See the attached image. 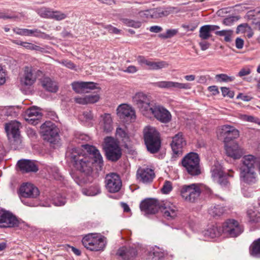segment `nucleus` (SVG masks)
<instances>
[{
	"label": "nucleus",
	"mask_w": 260,
	"mask_h": 260,
	"mask_svg": "<svg viewBox=\"0 0 260 260\" xmlns=\"http://www.w3.org/2000/svg\"><path fill=\"white\" fill-rule=\"evenodd\" d=\"M232 171H230L229 174L224 173L222 167L218 162H214L211 168V176L214 181L217 182L222 187L229 188L230 183L228 180V177H233Z\"/></svg>",
	"instance_id": "obj_6"
},
{
	"label": "nucleus",
	"mask_w": 260,
	"mask_h": 260,
	"mask_svg": "<svg viewBox=\"0 0 260 260\" xmlns=\"http://www.w3.org/2000/svg\"><path fill=\"white\" fill-rule=\"evenodd\" d=\"M138 71V69L134 66H129L124 70V72L128 73H135Z\"/></svg>",
	"instance_id": "obj_62"
},
{
	"label": "nucleus",
	"mask_w": 260,
	"mask_h": 260,
	"mask_svg": "<svg viewBox=\"0 0 260 260\" xmlns=\"http://www.w3.org/2000/svg\"><path fill=\"white\" fill-rule=\"evenodd\" d=\"M117 114L120 119L125 121L135 118V111L126 104H121L118 107Z\"/></svg>",
	"instance_id": "obj_23"
},
{
	"label": "nucleus",
	"mask_w": 260,
	"mask_h": 260,
	"mask_svg": "<svg viewBox=\"0 0 260 260\" xmlns=\"http://www.w3.org/2000/svg\"><path fill=\"white\" fill-rule=\"evenodd\" d=\"M226 211L227 208L226 207L217 205L213 207H211L209 210V213L214 217H219L224 214Z\"/></svg>",
	"instance_id": "obj_35"
},
{
	"label": "nucleus",
	"mask_w": 260,
	"mask_h": 260,
	"mask_svg": "<svg viewBox=\"0 0 260 260\" xmlns=\"http://www.w3.org/2000/svg\"><path fill=\"white\" fill-rule=\"evenodd\" d=\"M208 90L210 92H212L214 95L217 94L219 92L217 86L215 85L209 86L208 87Z\"/></svg>",
	"instance_id": "obj_64"
},
{
	"label": "nucleus",
	"mask_w": 260,
	"mask_h": 260,
	"mask_svg": "<svg viewBox=\"0 0 260 260\" xmlns=\"http://www.w3.org/2000/svg\"><path fill=\"white\" fill-rule=\"evenodd\" d=\"M72 85L73 89L77 93L87 92L86 89H93L96 87V83L93 82H77Z\"/></svg>",
	"instance_id": "obj_27"
},
{
	"label": "nucleus",
	"mask_w": 260,
	"mask_h": 260,
	"mask_svg": "<svg viewBox=\"0 0 260 260\" xmlns=\"http://www.w3.org/2000/svg\"><path fill=\"white\" fill-rule=\"evenodd\" d=\"M199 45L201 50L204 51L207 50L209 47L210 44L208 42L204 40L199 43Z\"/></svg>",
	"instance_id": "obj_61"
},
{
	"label": "nucleus",
	"mask_w": 260,
	"mask_h": 260,
	"mask_svg": "<svg viewBox=\"0 0 260 260\" xmlns=\"http://www.w3.org/2000/svg\"><path fill=\"white\" fill-rule=\"evenodd\" d=\"M241 119L245 121L253 122L260 125V120L258 118L253 116L243 115L241 116Z\"/></svg>",
	"instance_id": "obj_45"
},
{
	"label": "nucleus",
	"mask_w": 260,
	"mask_h": 260,
	"mask_svg": "<svg viewBox=\"0 0 260 260\" xmlns=\"http://www.w3.org/2000/svg\"><path fill=\"white\" fill-rule=\"evenodd\" d=\"M107 159L112 161H116L121 157V149L115 141L106 142L104 147Z\"/></svg>",
	"instance_id": "obj_11"
},
{
	"label": "nucleus",
	"mask_w": 260,
	"mask_h": 260,
	"mask_svg": "<svg viewBox=\"0 0 260 260\" xmlns=\"http://www.w3.org/2000/svg\"><path fill=\"white\" fill-rule=\"evenodd\" d=\"M222 94L223 96H227L230 98H233L234 96V91L230 90V89L226 87H222L221 88Z\"/></svg>",
	"instance_id": "obj_47"
},
{
	"label": "nucleus",
	"mask_w": 260,
	"mask_h": 260,
	"mask_svg": "<svg viewBox=\"0 0 260 260\" xmlns=\"http://www.w3.org/2000/svg\"><path fill=\"white\" fill-rule=\"evenodd\" d=\"M225 149L226 154L234 159L240 158L244 153L243 149L237 143H234L230 145L225 144Z\"/></svg>",
	"instance_id": "obj_24"
},
{
	"label": "nucleus",
	"mask_w": 260,
	"mask_h": 260,
	"mask_svg": "<svg viewBox=\"0 0 260 260\" xmlns=\"http://www.w3.org/2000/svg\"><path fill=\"white\" fill-rule=\"evenodd\" d=\"M135 105L139 109L143 115H148L149 112L155 103L149 96L143 92L137 93L133 98Z\"/></svg>",
	"instance_id": "obj_7"
},
{
	"label": "nucleus",
	"mask_w": 260,
	"mask_h": 260,
	"mask_svg": "<svg viewBox=\"0 0 260 260\" xmlns=\"http://www.w3.org/2000/svg\"><path fill=\"white\" fill-rule=\"evenodd\" d=\"M251 72V71L249 68H242L238 73V76L241 77L249 75Z\"/></svg>",
	"instance_id": "obj_54"
},
{
	"label": "nucleus",
	"mask_w": 260,
	"mask_h": 260,
	"mask_svg": "<svg viewBox=\"0 0 260 260\" xmlns=\"http://www.w3.org/2000/svg\"><path fill=\"white\" fill-rule=\"evenodd\" d=\"M105 238L96 234H88L84 236L82 243L87 249L91 251L103 250L106 245Z\"/></svg>",
	"instance_id": "obj_5"
},
{
	"label": "nucleus",
	"mask_w": 260,
	"mask_h": 260,
	"mask_svg": "<svg viewBox=\"0 0 260 260\" xmlns=\"http://www.w3.org/2000/svg\"><path fill=\"white\" fill-rule=\"evenodd\" d=\"M17 166L20 171L23 173L29 172H37L38 168L34 161L29 159L19 160L17 162Z\"/></svg>",
	"instance_id": "obj_25"
},
{
	"label": "nucleus",
	"mask_w": 260,
	"mask_h": 260,
	"mask_svg": "<svg viewBox=\"0 0 260 260\" xmlns=\"http://www.w3.org/2000/svg\"><path fill=\"white\" fill-rule=\"evenodd\" d=\"M212 36L208 28L206 25L201 26L199 30V37L203 40H206Z\"/></svg>",
	"instance_id": "obj_40"
},
{
	"label": "nucleus",
	"mask_w": 260,
	"mask_h": 260,
	"mask_svg": "<svg viewBox=\"0 0 260 260\" xmlns=\"http://www.w3.org/2000/svg\"><path fill=\"white\" fill-rule=\"evenodd\" d=\"M233 34L232 30H222L215 31V34L221 37H224V41L226 42H230L232 41L231 37Z\"/></svg>",
	"instance_id": "obj_39"
},
{
	"label": "nucleus",
	"mask_w": 260,
	"mask_h": 260,
	"mask_svg": "<svg viewBox=\"0 0 260 260\" xmlns=\"http://www.w3.org/2000/svg\"><path fill=\"white\" fill-rule=\"evenodd\" d=\"M144 139L148 151L155 153L160 147V139L158 132L155 127L148 126L144 129Z\"/></svg>",
	"instance_id": "obj_3"
},
{
	"label": "nucleus",
	"mask_w": 260,
	"mask_h": 260,
	"mask_svg": "<svg viewBox=\"0 0 260 260\" xmlns=\"http://www.w3.org/2000/svg\"><path fill=\"white\" fill-rule=\"evenodd\" d=\"M222 233L221 227L212 225L204 232V235L206 237L214 238L220 236Z\"/></svg>",
	"instance_id": "obj_33"
},
{
	"label": "nucleus",
	"mask_w": 260,
	"mask_h": 260,
	"mask_svg": "<svg viewBox=\"0 0 260 260\" xmlns=\"http://www.w3.org/2000/svg\"><path fill=\"white\" fill-rule=\"evenodd\" d=\"M200 161L199 156L197 153L190 152L183 158L181 163L189 174L198 176L201 174Z\"/></svg>",
	"instance_id": "obj_4"
},
{
	"label": "nucleus",
	"mask_w": 260,
	"mask_h": 260,
	"mask_svg": "<svg viewBox=\"0 0 260 260\" xmlns=\"http://www.w3.org/2000/svg\"><path fill=\"white\" fill-rule=\"evenodd\" d=\"M186 145L183 134L179 132L172 138L171 146L174 154L179 156L182 154V148Z\"/></svg>",
	"instance_id": "obj_20"
},
{
	"label": "nucleus",
	"mask_w": 260,
	"mask_h": 260,
	"mask_svg": "<svg viewBox=\"0 0 260 260\" xmlns=\"http://www.w3.org/2000/svg\"><path fill=\"white\" fill-rule=\"evenodd\" d=\"M67 248V249H66L68 251H71L72 252H73L75 255H77V256H79L81 255V251L80 250L75 247H73V246H70L69 245H66V248Z\"/></svg>",
	"instance_id": "obj_55"
},
{
	"label": "nucleus",
	"mask_w": 260,
	"mask_h": 260,
	"mask_svg": "<svg viewBox=\"0 0 260 260\" xmlns=\"http://www.w3.org/2000/svg\"><path fill=\"white\" fill-rule=\"evenodd\" d=\"M20 221L11 212L0 210V228H15L19 226Z\"/></svg>",
	"instance_id": "obj_14"
},
{
	"label": "nucleus",
	"mask_w": 260,
	"mask_h": 260,
	"mask_svg": "<svg viewBox=\"0 0 260 260\" xmlns=\"http://www.w3.org/2000/svg\"><path fill=\"white\" fill-rule=\"evenodd\" d=\"M105 183L106 189L111 193H115L119 191L122 186V182L120 176L114 173L106 175Z\"/></svg>",
	"instance_id": "obj_15"
},
{
	"label": "nucleus",
	"mask_w": 260,
	"mask_h": 260,
	"mask_svg": "<svg viewBox=\"0 0 260 260\" xmlns=\"http://www.w3.org/2000/svg\"><path fill=\"white\" fill-rule=\"evenodd\" d=\"M105 28L108 30L110 33L118 34L119 33L120 30L117 28L112 26L111 25H108L105 26Z\"/></svg>",
	"instance_id": "obj_56"
},
{
	"label": "nucleus",
	"mask_w": 260,
	"mask_h": 260,
	"mask_svg": "<svg viewBox=\"0 0 260 260\" xmlns=\"http://www.w3.org/2000/svg\"><path fill=\"white\" fill-rule=\"evenodd\" d=\"M58 132L57 127L50 121H46L41 126V134L43 139L49 143L50 146L53 148L60 145Z\"/></svg>",
	"instance_id": "obj_2"
},
{
	"label": "nucleus",
	"mask_w": 260,
	"mask_h": 260,
	"mask_svg": "<svg viewBox=\"0 0 260 260\" xmlns=\"http://www.w3.org/2000/svg\"><path fill=\"white\" fill-rule=\"evenodd\" d=\"M251 255L256 257H260V238L255 240L250 248Z\"/></svg>",
	"instance_id": "obj_37"
},
{
	"label": "nucleus",
	"mask_w": 260,
	"mask_h": 260,
	"mask_svg": "<svg viewBox=\"0 0 260 260\" xmlns=\"http://www.w3.org/2000/svg\"><path fill=\"white\" fill-rule=\"evenodd\" d=\"M172 8H167L163 9L161 8H157L150 11V14L152 18H161L167 16L172 13L173 11Z\"/></svg>",
	"instance_id": "obj_29"
},
{
	"label": "nucleus",
	"mask_w": 260,
	"mask_h": 260,
	"mask_svg": "<svg viewBox=\"0 0 260 260\" xmlns=\"http://www.w3.org/2000/svg\"><path fill=\"white\" fill-rule=\"evenodd\" d=\"M221 135L223 137L225 144H226L233 139L237 138L239 136V132L234 126L224 125L221 127Z\"/></svg>",
	"instance_id": "obj_22"
},
{
	"label": "nucleus",
	"mask_w": 260,
	"mask_h": 260,
	"mask_svg": "<svg viewBox=\"0 0 260 260\" xmlns=\"http://www.w3.org/2000/svg\"><path fill=\"white\" fill-rule=\"evenodd\" d=\"M165 256V253L159 248H152L148 251L147 259L148 260H164Z\"/></svg>",
	"instance_id": "obj_32"
},
{
	"label": "nucleus",
	"mask_w": 260,
	"mask_h": 260,
	"mask_svg": "<svg viewBox=\"0 0 260 260\" xmlns=\"http://www.w3.org/2000/svg\"><path fill=\"white\" fill-rule=\"evenodd\" d=\"M155 177L154 170L148 167L140 168L137 171V179L145 184L150 183Z\"/></svg>",
	"instance_id": "obj_19"
},
{
	"label": "nucleus",
	"mask_w": 260,
	"mask_h": 260,
	"mask_svg": "<svg viewBox=\"0 0 260 260\" xmlns=\"http://www.w3.org/2000/svg\"><path fill=\"white\" fill-rule=\"evenodd\" d=\"M116 135L121 138H127V134L125 130L121 127L116 128Z\"/></svg>",
	"instance_id": "obj_53"
},
{
	"label": "nucleus",
	"mask_w": 260,
	"mask_h": 260,
	"mask_svg": "<svg viewBox=\"0 0 260 260\" xmlns=\"http://www.w3.org/2000/svg\"><path fill=\"white\" fill-rule=\"evenodd\" d=\"M75 101L76 102V103L79 104H82V105L87 104L86 96H85L84 97L78 96L75 98Z\"/></svg>",
	"instance_id": "obj_57"
},
{
	"label": "nucleus",
	"mask_w": 260,
	"mask_h": 260,
	"mask_svg": "<svg viewBox=\"0 0 260 260\" xmlns=\"http://www.w3.org/2000/svg\"><path fill=\"white\" fill-rule=\"evenodd\" d=\"M199 186L195 183L184 185L180 189L182 198L186 201L193 203L197 201L201 194Z\"/></svg>",
	"instance_id": "obj_9"
},
{
	"label": "nucleus",
	"mask_w": 260,
	"mask_h": 260,
	"mask_svg": "<svg viewBox=\"0 0 260 260\" xmlns=\"http://www.w3.org/2000/svg\"><path fill=\"white\" fill-rule=\"evenodd\" d=\"M150 59H148L143 56H138L137 57V61L141 66H147L148 67Z\"/></svg>",
	"instance_id": "obj_51"
},
{
	"label": "nucleus",
	"mask_w": 260,
	"mask_h": 260,
	"mask_svg": "<svg viewBox=\"0 0 260 260\" xmlns=\"http://www.w3.org/2000/svg\"><path fill=\"white\" fill-rule=\"evenodd\" d=\"M152 116H153L157 120L165 123L169 122L171 120L170 112L163 106L156 103L146 117H151Z\"/></svg>",
	"instance_id": "obj_10"
},
{
	"label": "nucleus",
	"mask_w": 260,
	"mask_h": 260,
	"mask_svg": "<svg viewBox=\"0 0 260 260\" xmlns=\"http://www.w3.org/2000/svg\"><path fill=\"white\" fill-rule=\"evenodd\" d=\"M117 254L123 260H134L137 256L138 252L135 248L122 247L118 250Z\"/></svg>",
	"instance_id": "obj_26"
},
{
	"label": "nucleus",
	"mask_w": 260,
	"mask_h": 260,
	"mask_svg": "<svg viewBox=\"0 0 260 260\" xmlns=\"http://www.w3.org/2000/svg\"><path fill=\"white\" fill-rule=\"evenodd\" d=\"M42 85L44 89L51 92H56L58 90V87L55 82L51 80L49 78H44L41 81Z\"/></svg>",
	"instance_id": "obj_34"
},
{
	"label": "nucleus",
	"mask_w": 260,
	"mask_h": 260,
	"mask_svg": "<svg viewBox=\"0 0 260 260\" xmlns=\"http://www.w3.org/2000/svg\"><path fill=\"white\" fill-rule=\"evenodd\" d=\"M235 44L236 48L237 49H241L243 47L244 40L240 38H237L236 39Z\"/></svg>",
	"instance_id": "obj_59"
},
{
	"label": "nucleus",
	"mask_w": 260,
	"mask_h": 260,
	"mask_svg": "<svg viewBox=\"0 0 260 260\" xmlns=\"http://www.w3.org/2000/svg\"><path fill=\"white\" fill-rule=\"evenodd\" d=\"M100 192V189L98 187H90L86 192H84L85 194L89 196H95Z\"/></svg>",
	"instance_id": "obj_49"
},
{
	"label": "nucleus",
	"mask_w": 260,
	"mask_h": 260,
	"mask_svg": "<svg viewBox=\"0 0 260 260\" xmlns=\"http://www.w3.org/2000/svg\"><path fill=\"white\" fill-rule=\"evenodd\" d=\"M25 119L29 123H34L35 119H32V117H42V114L38 109L35 107H31L27 109L24 114Z\"/></svg>",
	"instance_id": "obj_31"
},
{
	"label": "nucleus",
	"mask_w": 260,
	"mask_h": 260,
	"mask_svg": "<svg viewBox=\"0 0 260 260\" xmlns=\"http://www.w3.org/2000/svg\"><path fill=\"white\" fill-rule=\"evenodd\" d=\"M86 97L87 104H94L98 102L100 99V96L98 94L87 95Z\"/></svg>",
	"instance_id": "obj_46"
},
{
	"label": "nucleus",
	"mask_w": 260,
	"mask_h": 260,
	"mask_svg": "<svg viewBox=\"0 0 260 260\" xmlns=\"http://www.w3.org/2000/svg\"><path fill=\"white\" fill-rule=\"evenodd\" d=\"M37 14L42 18L53 19L60 20L65 18V15L59 11H54L51 9L47 7H41L36 10Z\"/></svg>",
	"instance_id": "obj_18"
},
{
	"label": "nucleus",
	"mask_w": 260,
	"mask_h": 260,
	"mask_svg": "<svg viewBox=\"0 0 260 260\" xmlns=\"http://www.w3.org/2000/svg\"><path fill=\"white\" fill-rule=\"evenodd\" d=\"M19 194L21 202L29 206H34V204L26 201L27 198H36L40 194L38 188L29 183H23L19 189Z\"/></svg>",
	"instance_id": "obj_8"
},
{
	"label": "nucleus",
	"mask_w": 260,
	"mask_h": 260,
	"mask_svg": "<svg viewBox=\"0 0 260 260\" xmlns=\"http://www.w3.org/2000/svg\"><path fill=\"white\" fill-rule=\"evenodd\" d=\"M149 30L152 32L158 33L162 30V28L159 26L153 25L150 27Z\"/></svg>",
	"instance_id": "obj_60"
},
{
	"label": "nucleus",
	"mask_w": 260,
	"mask_h": 260,
	"mask_svg": "<svg viewBox=\"0 0 260 260\" xmlns=\"http://www.w3.org/2000/svg\"><path fill=\"white\" fill-rule=\"evenodd\" d=\"M20 123L16 121H11L6 123L5 128L10 142L19 144L21 142L19 132Z\"/></svg>",
	"instance_id": "obj_12"
},
{
	"label": "nucleus",
	"mask_w": 260,
	"mask_h": 260,
	"mask_svg": "<svg viewBox=\"0 0 260 260\" xmlns=\"http://www.w3.org/2000/svg\"><path fill=\"white\" fill-rule=\"evenodd\" d=\"M160 210L163 216L168 220L173 219L177 216V210L174 206H170L165 205V206H162L161 205Z\"/></svg>",
	"instance_id": "obj_28"
},
{
	"label": "nucleus",
	"mask_w": 260,
	"mask_h": 260,
	"mask_svg": "<svg viewBox=\"0 0 260 260\" xmlns=\"http://www.w3.org/2000/svg\"><path fill=\"white\" fill-rule=\"evenodd\" d=\"M169 66V63L165 61H153L150 59L148 68L151 70H158L163 68H167Z\"/></svg>",
	"instance_id": "obj_36"
},
{
	"label": "nucleus",
	"mask_w": 260,
	"mask_h": 260,
	"mask_svg": "<svg viewBox=\"0 0 260 260\" xmlns=\"http://www.w3.org/2000/svg\"><path fill=\"white\" fill-rule=\"evenodd\" d=\"M32 36L41 38L43 39H47L49 38V35L46 34L41 31L40 30L38 29H34Z\"/></svg>",
	"instance_id": "obj_48"
},
{
	"label": "nucleus",
	"mask_w": 260,
	"mask_h": 260,
	"mask_svg": "<svg viewBox=\"0 0 260 260\" xmlns=\"http://www.w3.org/2000/svg\"><path fill=\"white\" fill-rule=\"evenodd\" d=\"M102 120L101 121V124L103 131L106 133H109L113 129L112 120L111 115L105 114L102 116Z\"/></svg>",
	"instance_id": "obj_30"
},
{
	"label": "nucleus",
	"mask_w": 260,
	"mask_h": 260,
	"mask_svg": "<svg viewBox=\"0 0 260 260\" xmlns=\"http://www.w3.org/2000/svg\"><path fill=\"white\" fill-rule=\"evenodd\" d=\"M221 228L222 233L227 234L231 237H237L243 231L238 222L235 219L228 220Z\"/></svg>",
	"instance_id": "obj_16"
},
{
	"label": "nucleus",
	"mask_w": 260,
	"mask_h": 260,
	"mask_svg": "<svg viewBox=\"0 0 260 260\" xmlns=\"http://www.w3.org/2000/svg\"><path fill=\"white\" fill-rule=\"evenodd\" d=\"M215 78L216 80V81L219 83L231 82L235 79V77L234 76H230L225 74H217L215 76Z\"/></svg>",
	"instance_id": "obj_38"
},
{
	"label": "nucleus",
	"mask_w": 260,
	"mask_h": 260,
	"mask_svg": "<svg viewBox=\"0 0 260 260\" xmlns=\"http://www.w3.org/2000/svg\"><path fill=\"white\" fill-rule=\"evenodd\" d=\"M150 59H148L143 56H138L137 57V61L141 66H147L148 67Z\"/></svg>",
	"instance_id": "obj_50"
},
{
	"label": "nucleus",
	"mask_w": 260,
	"mask_h": 260,
	"mask_svg": "<svg viewBox=\"0 0 260 260\" xmlns=\"http://www.w3.org/2000/svg\"><path fill=\"white\" fill-rule=\"evenodd\" d=\"M177 32V29H168L166 34H160L158 36L162 39H168L173 37L176 35Z\"/></svg>",
	"instance_id": "obj_44"
},
{
	"label": "nucleus",
	"mask_w": 260,
	"mask_h": 260,
	"mask_svg": "<svg viewBox=\"0 0 260 260\" xmlns=\"http://www.w3.org/2000/svg\"><path fill=\"white\" fill-rule=\"evenodd\" d=\"M249 215V221L251 223H258L260 222V216L257 215L255 212Z\"/></svg>",
	"instance_id": "obj_52"
},
{
	"label": "nucleus",
	"mask_w": 260,
	"mask_h": 260,
	"mask_svg": "<svg viewBox=\"0 0 260 260\" xmlns=\"http://www.w3.org/2000/svg\"><path fill=\"white\" fill-rule=\"evenodd\" d=\"M123 23L127 25L128 26H131L134 28H139L141 26V23L139 21H135L133 20L123 18L122 19Z\"/></svg>",
	"instance_id": "obj_42"
},
{
	"label": "nucleus",
	"mask_w": 260,
	"mask_h": 260,
	"mask_svg": "<svg viewBox=\"0 0 260 260\" xmlns=\"http://www.w3.org/2000/svg\"><path fill=\"white\" fill-rule=\"evenodd\" d=\"M155 86L160 88L166 89H190L191 88L189 83H182L177 82L170 81H162L157 82L154 83Z\"/></svg>",
	"instance_id": "obj_21"
},
{
	"label": "nucleus",
	"mask_w": 260,
	"mask_h": 260,
	"mask_svg": "<svg viewBox=\"0 0 260 260\" xmlns=\"http://www.w3.org/2000/svg\"><path fill=\"white\" fill-rule=\"evenodd\" d=\"M6 73L0 66V85L4 84L6 82Z\"/></svg>",
	"instance_id": "obj_58"
},
{
	"label": "nucleus",
	"mask_w": 260,
	"mask_h": 260,
	"mask_svg": "<svg viewBox=\"0 0 260 260\" xmlns=\"http://www.w3.org/2000/svg\"><path fill=\"white\" fill-rule=\"evenodd\" d=\"M173 189L172 183L170 181H165L164 184L161 189V191L162 193L164 194H168L171 191H172Z\"/></svg>",
	"instance_id": "obj_43"
},
{
	"label": "nucleus",
	"mask_w": 260,
	"mask_h": 260,
	"mask_svg": "<svg viewBox=\"0 0 260 260\" xmlns=\"http://www.w3.org/2000/svg\"><path fill=\"white\" fill-rule=\"evenodd\" d=\"M82 147L87 153L81 148H74L70 154L72 165L81 173L80 176L70 173L73 179L79 185L92 181L93 161L100 166L103 164V157L95 147L88 144L82 145Z\"/></svg>",
	"instance_id": "obj_1"
},
{
	"label": "nucleus",
	"mask_w": 260,
	"mask_h": 260,
	"mask_svg": "<svg viewBox=\"0 0 260 260\" xmlns=\"http://www.w3.org/2000/svg\"><path fill=\"white\" fill-rule=\"evenodd\" d=\"M54 205L57 206H63L65 204V199L63 198L55 200L54 202Z\"/></svg>",
	"instance_id": "obj_63"
},
{
	"label": "nucleus",
	"mask_w": 260,
	"mask_h": 260,
	"mask_svg": "<svg viewBox=\"0 0 260 260\" xmlns=\"http://www.w3.org/2000/svg\"><path fill=\"white\" fill-rule=\"evenodd\" d=\"M20 45L23 46V47L27 49L31 50L42 51V50L43 49V48L40 47V46L28 42H20Z\"/></svg>",
	"instance_id": "obj_41"
},
{
	"label": "nucleus",
	"mask_w": 260,
	"mask_h": 260,
	"mask_svg": "<svg viewBox=\"0 0 260 260\" xmlns=\"http://www.w3.org/2000/svg\"><path fill=\"white\" fill-rule=\"evenodd\" d=\"M42 74V72L31 67H25L24 73L20 79L21 84L24 86H31L35 82L37 77Z\"/></svg>",
	"instance_id": "obj_13"
},
{
	"label": "nucleus",
	"mask_w": 260,
	"mask_h": 260,
	"mask_svg": "<svg viewBox=\"0 0 260 260\" xmlns=\"http://www.w3.org/2000/svg\"><path fill=\"white\" fill-rule=\"evenodd\" d=\"M142 211L147 214H154L161 208V205L157 200L148 199L142 201L140 205Z\"/></svg>",
	"instance_id": "obj_17"
}]
</instances>
